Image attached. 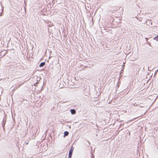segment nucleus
Here are the masks:
<instances>
[{
	"instance_id": "7ed1b4c3",
	"label": "nucleus",
	"mask_w": 158,
	"mask_h": 158,
	"mask_svg": "<svg viewBox=\"0 0 158 158\" xmlns=\"http://www.w3.org/2000/svg\"><path fill=\"white\" fill-rule=\"evenodd\" d=\"M45 64L44 62H42L40 64L39 66L40 67H42L45 65Z\"/></svg>"
},
{
	"instance_id": "39448f33",
	"label": "nucleus",
	"mask_w": 158,
	"mask_h": 158,
	"mask_svg": "<svg viewBox=\"0 0 158 158\" xmlns=\"http://www.w3.org/2000/svg\"><path fill=\"white\" fill-rule=\"evenodd\" d=\"M155 40L158 41V36H157L155 37L154 39Z\"/></svg>"
},
{
	"instance_id": "f03ea898",
	"label": "nucleus",
	"mask_w": 158,
	"mask_h": 158,
	"mask_svg": "<svg viewBox=\"0 0 158 158\" xmlns=\"http://www.w3.org/2000/svg\"><path fill=\"white\" fill-rule=\"evenodd\" d=\"M72 114H74L76 113V111L74 109H72L70 110Z\"/></svg>"
},
{
	"instance_id": "f257e3e1",
	"label": "nucleus",
	"mask_w": 158,
	"mask_h": 158,
	"mask_svg": "<svg viewBox=\"0 0 158 158\" xmlns=\"http://www.w3.org/2000/svg\"><path fill=\"white\" fill-rule=\"evenodd\" d=\"M73 150V148L72 147L69 150V158H71Z\"/></svg>"
},
{
	"instance_id": "20e7f679",
	"label": "nucleus",
	"mask_w": 158,
	"mask_h": 158,
	"mask_svg": "<svg viewBox=\"0 0 158 158\" xmlns=\"http://www.w3.org/2000/svg\"><path fill=\"white\" fill-rule=\"evenodd\" d=\"M69 134V132L68 131H65L64 132V136H67Z\"/></svg>"
}]
</instances>
